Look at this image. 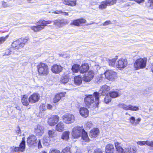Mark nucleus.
<instances>
[{
	"mask_svg": "<svg viewBox=\"0 0 153 153\" xmlns=\"http://www.w3.org/2000/svg\"><path fill=\"white\" fill-rule=\"evenodd\" d=\"M114 149V146L113 144H108L105 147V153H113Z\"/></svg>",
	"mask_w": 153,
	"mask_h": 153,
	"instance_id": "nucleus-23",
	"label": "nucleus"
},
{
	"mask_svg": "<svg viewBox=\"0 0 153 153\" xmlns=\"http://www.w3.org/2000/svg\"><path fill=\"white\" fill-rule=\"evenodd\" d=\"M82 139L85 142H87L89 140V138L87 135V133L83 129V131L82 133Z\"/></svg>",
	"mask_w": 153,
	"mask_h": 153,
	"instance_id": "nucleus-31",
	"label": "nucleus"
},
{
	"mask_svg": "<svg viewBox=\"0 0 153 153\" xmlns=\"http://www.w3.org/2000/svg\"><path fill=\"white\" fill-rule=\"evenodd\" d=\"M70 134V132L68 131L64 132L62 136V139L66 140H67L69 138Z\"/></svg>",
	"mask_w": 153,
	"mask_h": 153,
	"instance_id": "nucleus-29",
	"label": "nucleus"
},
{
	"mask_svg": "<svg viewBox=\"0 0 153 153\" xmlns=\"http://www.w3.org/2000/svg\"><path fill=\"white\" fill-rule=\"evenodd\" d=\"M28 97L26 95H24L22 99L21 102L22 104L26 106H27L29 105V101Z\"/></svg>",
	"mask_w": 153,
	"mask_h": 153,
	"instance_id": "nucleus-28",
	"label": "nucleus"
},
{
	"mask_svg": "<svg viewBox=\"0 0 153 153\" xmlns=\"http://www.w3.org/2000/svg\"><path fill=\"white\" fill-rule=\"evenodd\" d=\"M12 46L14 48L17 49H21L23 47V46L21 44L19 40L15 41L13 42L12 44Z\"/></svg>",
	"mask_w": 153,
	"mask_h": 153,
	"instance_id": "nucleus-27",
	"label": "nucleus"
},
{
	"mask_svg": "<svg viewBox=\"0 0 153 153\" xmlns=\"http://www.w3.org/2000/svg\"><path fill=\"white\" fill-rule=\"evenodd\" d=\"M63 1L64 4L70 6V1L68 0H63Z\"/></svg>",
	"mask_w": 153,
	"mask_h": 153,
	"instance_id": "nucleus-57",
	"label": "nucleus"
},
{
	"mask_svg": "<svg viewBox=\"0 0 153 153\" xmlns=\"http://www.w3.org/2000/svg\"><path fill=\"white\" fill-rule=\"evenodd\" d=\"M110 89V87L107 85H105L102 86L99 91V92H97L98 93L99 96L100 94L102 95H105L108 93Z\"/></svg>",
	"mask_w": 153,
	"mask_h": 153,
	"instance_id": "nucleus-15",
	"label": "nucleus"
},
{
	"mask_svg": "<svg viewBox=\"0 0 153 153\" xmlns=\"http://www.w3.org/2000/svg\"><path fill=\"white\" fill-rule=\"evenodd\" d=\"M50 141V139L49 137L47 136L44 137L42 139V143L45 146H48Z\"/></svg>",
	"mask_w": 153,
	"mask_h": 153,
	"instance_id": "nucleus-33",
	"label": "nucleus"
},
{
	"mask_svg": "<svg viewBox=\"0 0 153 153\" xmlns=\"http://www.w3.org/2000/svg\"><path fill=\"white\" fill-rule=\"evenodd\" d=\"M128 64L127 60L121 58L119 59L116 63V66L117 68L120 69H123L126 67Z\"/></svg>",
	"mask_w": 153,
	"mask_h": 153,
	"instance_id": "nucleus-10",
	"label": "nucleus"
},
{
	"mask_svg": "<svg viewBox=\"0 0 153 153\" xmlns=\"http://www.w3.org/2000/svg\"><path fill=\"white\" fill-rule=\"evenodd\" d=\"M86 75L90 76V78L89 77V79H92L94 76V72L92 70L90 71Z\"/></svg>",
	"mask_w": 153,
	"mask_h": 153,
	"instance_id": "nucleus-43",
	"label": "nucleus"
},
{
	"mask_svg": "<svg viewBox=\"0 0 153 153\" xmlns=\"http://www.w3.org/2000/svg\"><path fill=\"white\" fill-rule=\"evenodd\" d=\"M25 147V141L24 138L19 145V147L12 146L10 147H7V149L9 150V152H20L24 151Z\"/></svg>",
	"mask_w": 153,
	"mask_h": 153,
	"instance_id": "nucleus-3",
	"label": "nucleus"
},
{
	"mask_svg": "<svg viewBox=\"0 0 153 153\" xmlns=\"http://www.w3.org/2000/svg\"><path fill=\"white\" fill-rule=\"evenodd\" d=\"M46 21L45 20L40 21L38 23V25L36 26L30 27L31 29L35 32L39 31L44 28V27L46 25Z\"/></svg>",
	"mask_w": 153,
	"mask_h": 153,
	"instance_id": "nucleus-8",
	"label": "nucleus"
},
{
	"mask_svg": "<svg viewBox=\"0 0 153 153\" xmlns=\"http://www.w3.org/2000/svg\"><path fill=\"white\" fill-rule=\"evenodd\" d=\"M64 124L62 122H59L56 126V129L59 132H62L64 130Z\"/></svg>",
	"mask_w": 153,
	"mask_h": 153,
	"instance_id": "nucleus-25",
	"label": "nucleus"
},
{
	"mask_svg": "<svg viewBox=\"0 0 153 153\" xmlns=\"http://www.w3.org/2000/svg\"><path fill=\"white\" fill-rule=\"evenodd\" d=\"M111 101V99L110 97L106 95L105 96L104 99V102L106 103H108Z\"/></svg>",
	"mask_w": 153,
	"mask_h": 153,
	"instance_id": "nucleus-45",
	"label": "nucleus"
},
{
	"mask_svg": "<svg viewBox=\"0 0 153 153\" xmlns=\"http://www.w3.org/2000/svg\"><path fill=\"white\" fill-rule=\"evenodd\" d=\"M51 70L54 73L59 74L62 71V67L60 65L55 64L52 67Z\"/></svg>",
	"mask_w": 153,
	"mask_h": 153,
	"instance_id": "nucleus-16",
	"label": "nucleus"
},
{
	"mask_svg": "<svg viewBox=\"0 0 153 153\" xmlns=\"http://www.w3.org/2000/svg\"><path fill=\"white\" fill-rule=\"evenodd\" d=\"M59 117L56 115H53L52 117L48 119V124L51 126L55 125L59 121Z\"/></svg>",
	"mask_w": 153,
	"mask_h": 153,
	"instance_id": "nucleus-13",
	"label": "nucleus"
},
{
	"mask_svg": "<svg viewBox=\"0 0 153 153\" xmlns=\"http://www.w3.org/2000/svg\"><path fill=\"white\" fill-rule=\"evenodd\" d=\"M49 153H60V152L57 149L51 150L50 151Z\"/></svg>",
	"mask_w": 153,
	"mask_h": 153,
	"instance_id": "nucleus-53",
	"label": "nucleus"
},
{
	"mask_svg": "<svg viewBox=\"0 0 153 153\" xmlns=\"http://www.w3.org/2000/svg\"><path fill=\"white\" fill-rule=\"evenodd\" d=\"M37 69L38 71L40 74L46 76L49 73L48 66L44 63H40L37 66Z\"/></svg>",
	"mask_w": 153,
	"mask_h": 153,
	"instance_id": "nucleus-5",
	"label": "nucleus"
},
{
	"mask_svg": "<svg viewBox=\"0 0 153 153\" xmlns=\"http://www.w3.org/2000/svg\"><path fill=\"white\" fill-rule=\"evenodd\" d=\"M120 108L126 110H131L133 111H137L139 109L138 107L133 106L130 105H127L124 104L120 105Z\"/></svg>",
	"mask_w": 153,
	"mask_h": 153,
	"instance_id": "nucleus-12",
	"label": "nucleus"
},
{
	"mask_svg": "<svg viewBox=\"0 0 153 153\" xmlns=\"http://www.w3.org/2000/svg\"><path fill=\"white\" fill-rule=\"evenodd\" d=\"M40 95L38 93H35L31 94L29 97L28 100L29 102L34 103L37 102L39 100Z\"/></svg>",
	"mask_w": 153,
	"mask_h": 153,
	"instance_id": "nucleus-11",
	"label": "nucleus"
},
{
	"mask_svg": "<svg viewBox=\"0 0 153 153\" xmlns=\"http://www.w3.org/2000/svg\"><path fill=\"white\" fill-rule=\"evenodd\" d=\"M89 69V66L87 64H83L79 66V71L81 73L84 74Z\"/></svg>",
	"mask_w": 153,
	"mask_h": 153,
	"instance_id": "nucleus-19",
	"label": "nucleus"
},
{
	"mask_svg": "<svg viewBox=\"0 0 153 153\" xmlns=\"http://www.w3.org/2000/svg\"><path fill=\"white\" fill-rule=\"evenodd\" d=\"M85 103L87 107L92 109L97 107L99 102V97L97 92H94L93 95L87 96L84 99Z\"/></svg>",
	"mask_w": 153,
	"mask_h": 153,
	"instance_id": "nucleus-1",
	"label": "nucleus"
},
{
	"mask_svg": "<svg viewBox=\"0 0 153 153\" xmlns=\"http://www.w3.org/2000/svg\"><path fill=\"white\" fill-rule=\"evenodd\" d=\"M99 133V130L98 128H94L92 129L90 131L89 136L91 138L96 137Z\"/></svg>",
	"mask_w": 153,
	"mask_h": 153,
	"instance_id": "nucleus-24",
	"label": "nucleus"
},
{
	"mask_svg": "<svg viewBox=\"0 0 153 153\" xmlns=\"http://www.w3.org/2000/svg\"><path fill=\"white\" fill-rule=\"evenodd\" d=\"M147 62V59L140 58L137 59L134 64V67L136 70L145 68Z\"/></svg>",
	"mask_w": 153,
	"mask_h": 153,
	"instance_id": "nucleus-4",
	"label": "nucleus"
},
{
	"mask_svg": "<svg viewBox=\"0 0 153 153\" xmlns=\"http://www.w3.org/2000/svg\"><path fill=\"white\" fill-rule=\"evenodd\" d=\"M105 77L109 80H113L117 77V74L114 71L111 70H107L104 73Z\"/></svg>",
	"mask_w": 153,
	"mask_h": 153,
	"instance_id": "nucleus-9",
	"label": "nucleus"
},
{
	"mask_svg": "<svg viewBox=\"0 0 153 153\" xmlns=\"http://www.w3.org/2000/svg\"><path fill=\"white\" fill-rule=\"evenodd\" d=\"M111 22L110 21H107L105 22L103 24V26H105L111 24Z\"/></svg>",
	"mask_w": 153,
	"mask_h": 153,
	"instance_id": "nucleus-59",
	"label": "nucleus"
},
{
	"mask_svg": "<svg viewBox=\"0 0 153 153\" xmlns=\"http://www.w3.org/2000/svg\"><path fill=\"white\" fill-rule=\"evenodd\" d=\"M102 76V75H100L97 76V80L98 82H100L102 81L103 78Z\"/></svg>",
	"mask_w": 153,
	"mask_h": 153,
	"instance_id": "nucleus-50",
	"label": "nucleus"
},
{
	"mask_svg": "<svg viewBox=\"0 0 153 153\" xmlns=\"http://www.w3.org/2000/svg\"><path fill=\"white\" fill-rule=\"evenodd\" d=\"M48 135L49 138H51L53 140H55L56 138V134L54 130H49L48 131Z\"/></svg>",
	"mask_w": 153,
	"mask_h": 153,
	"instance_id": "nucleus-26",
	"label": "nucleus"
},
{
	"mask_svg": "<svg viewBox=\"0 0 153 153\" xmlns=\"http://www.w3.org/2000/svg\"><path fill=\"white\" fill-rule=\"evenodd\" d=\"M47 109H51L52 108V106L50 104H48L47 105Z\"/></svg>",
	"mask_w": 153,
	"mask_h": 153,
	"instance_id": "nucleus-61",
	"label": "nucleus"
},
{
	"mask_svg": "<svg viewBox=\"0 0 153 153\" xmlns=\"http://www.w3.org/2000/svg\"><path fill=\"white\" fill-rule=\"evenodd\" d=\"M28 39L27 37H25V38H22L21 39H19V40L20 42H21V45L23 46L25 45L26 43L27 42Z\"/></svg>",
	"mask_w": 153,
	"mask_h": 153,
	"instance_id": "nucleus-34",
	"label": "nucleus"
},
{
	"mask_svg": "<svg viewBox=\"0 0 153 153\" xmlns=\"http://www.w3.org/2000/svg\"><path fill=\"white\" fill-rule=\"evenodd\" d=\"M117 0H105L108 5H111L116 3Z\"/></svg>",
	"mask_w": 153,
	"mask_h": 153,
	"instance_id": "nucleus-41",
	"label": "nucleus"
},
{
	"mask_svg": "<svg viewBox=\"0 0 153 153\" xmlns=\"http://www.w3.org/2000/svg\"><path fill=\"white\" fill-rule=\"evenodd\" d=\"M86 20L83 19H80L74 20L71 24L74 25L79 26L86 23Z\"/></svg>",
	"mask_w": 153,
	"mask_h": 153,
	"instance_id": "nucleus-17",
	"label": "nucleus"
},
{
	"mask_svg": "<svg viewBox=\"0 0 153 153\" xmlns=\"http://www.w3.org/2000/svg\"><path fill=\"white\" fill-rule=\"evenodd\" d=\"M61 99L59 94H56L53 99V102L54 103H56L59 102Z\"/></svg>",
	"mask_w": 153,
	"mask_h": 153,
	"instance_id": "nucleus-38",
	"label": "nucleus"
},
{
	"mask_svg": "<svg viewBox=\"0 0 153 153\" xmlns=\"http://www.w3.org/2000/svg\"><path fill=\"white\" fill-rule=\"evenodd\" d=\"M52 13L55 14H59L60 13H62V11L61 10H57L54 12H52Z\"/></svg>",
	"mask_w": 153,
	"mask_h": 153,
	"instance_id": "nucleus-60",
	"label": "nucleus"
},
{
	"mask_svg": "<svg viewBox=\"0 0 153 153\" xmlns=\"http://www.w3.org/2000/svg\"><path fill=\"white\" fill-rule=\"evenodd\" d=\"M110 97L112 98H115L119 96L118 93L117 91H111L109 93Z\"/></svg>",
	"mask_w": 153,
	"mask_h": 153,
	"instance_id": "nucleus-39",
	"label": "nucleus"
},
{
	"mask_svg": "<svg viewBox=\"0 0 153 153\" xmlns=\"http://www.w3.org/2000/svg\"><path fill=\"white\" fill-rule=\"evenodd\" d=\"M146 5L147 7L151 9L153 8V0H147Z\"/></svg>",
	"mask_w": 153,
	"mask_h": 153,
	"instance_id": "nucleus-37",
	"label": "nucleus"
},
{
	"mask_svg": "<svg viewBox=\"0 0 153 153\" xmlns=\"http://www.w3.org/2000/svg\"><path fill=\"white\" fill-rule=\"evenodd\" d=\"M94 153H102V152L100 149L97 148L94 150Z\"/></svg>",
	"mask_w": 153,
	"mask_h": 153,
	"instance_id": "nucleus-56",
	"label": "nucleus"
},
{
	"mask_svg": "<svg viewBox=\"0 0 153 153\" xmlns=\"http://www.w3.org/2000/svg\"><path fill=\"white\" fill-rule=\"evenodd\" d=\"M63 121L66 123L70 124L73 123L75 121V117L72 114L66 113L62 116Z\"/></svg>",
	"mask_w": 153,
	"mask_h": 153,
	"instance_id": "nucleus-7",
	"label": "nucleus"
},
{
	"mask_svg": "<svg viewBox=\"0 0 153 153\" xmlns=\"http://www.w3.org/2000/svg\"><path fill=\"white\" fill-rule=\"evenodd\" d=\"M54 25L58 27H61L64 25L68 24L67 20L65 19H58L54 20L53 21Z\"/></svg>",
	"mask_w": 153,
	"mask_h": 153,
	"instance_id": "nucleus-14",
	"label": "nucleus"
},
{
	"mask_svg": "<svg viewBox=\"0 0 153 153\" xmlns=\"http://www.w3.org/2000/svg\"><path fill=\"white\" fill-rule=\"evenodd\" d=\"M114 145L118 153H136L137 150L136 147L135 146L131 147L129 146H127L124 148L125 151L121 146V143L117 141L114 143Z\"/></svg>",
	"mask_w": 153,
	"mask_h": 153,
	"instance_id": "nucleus-2",
	"label": "nucleus"
},
{
	"mask_svg": "<svg viewBox=\"0 0 153 153\" xmlns=\"http://www.w3.org/2000/svg\"><path fill=\"white\" fill-rule=\"evenodd\" d=\"M62 14L64 16H68L69 15L68 13L66 12H62Z\"/></svg>",
	"mask_w": 153,
	"mask_h": 153,
	"instance_id": "nucleus-63",
	"label": "nucleus"
},
{
	"mask_svg": "<svg viewBox=\"0 0 153 153\" xmlns=\"http://www.w3.org/2000/svg\"><path fill=\"white\" fill-rule=\"evenodd\" d=\"M79 65L77 64H75L72 66V70L74 72L77 73L79 71Z\"/></svg>",
	"mask_w": 153,
	"mask_h": 153,
	"instance_id": "nucleus-35",
	"label": "nucleus"
},
{
	"mask_svg": "<svg viewBox=\"0 0 153 153\" xmlns=\"http://www.w3.org/2000/svg\"><path fill=\"white\" fill-rule=\"evenodd\" d=\"M11 51L10 49H7L6 50L5 52L4 53V55H9L11 53Z\"/></svg>",
	"mask_w": 153,
	"mask_h": 153,
	"instance_id": "nucleus-51",
	"label": "nucleus"
},
{
	"mask_svg": "<svg viewBox=\"0 0 153 153\" xmlns=\"http://www.w3.org/2000/svg\"><path fill=\"white\" fill-rule=\"evenodd\" d=\"M69 80V77L68 75H63L61 78V81L63 83H67Z\"/></svg>",
	"mask_w": 153,
	"mask_h": 153,
	"instance_id": "nucleus-32",
	"label": "nucleus"
},
{
	"mask_svg": "<svg viewBox=\"0 0 153 153\" xmlns=\"http://www.w3.org/2000/svg\"><path fill=\"white\" fill-rule=\"evenodd\" d=\"M108 4L106 1H102L101 3L100 4L99 6V8L101 9H105Z\"/></svg>",
	"mask_w": 153,
	"mask_h": 153,
	"instance_id": "nucleus-36",
	"label": "nucleus"
},
{
	"mask_svg": "<svg viewBox=\"0 0 153 153\" xmlns=\"http://www.w3.org/2000/svg\"><path fill=\"white\" fill-rule=\"evenodd\" d=\"M37 142L36 137L34 135H31L27 139V143L31 145L34 144Z\"/></svg>",
	"mask_w": 153,
	"mask_h": 153,
	"instance_id": "nucleus-18",
	"label": "nucleus"
},
{
	"mask_svg": "<svg viewBox=\"0 0 153 153\" xmlns=\"http://www.w3.org/2000/svg\"><path fill=\"white\" fill-rule=\"evenodd\" d=\"M57 94H59V96L60 97V99H61V98L65 96L66 92H64L58 93H57Z\"/></svg>",
	"mask_w": 153,
	"mask_h": 153,
	"instance_id": "nucleus-54",
	"label": "nucleus"
},
{
	"mask_svg": "<svg viewBox=\"0 0 153 153\" xmlns=\"http://www.w3.org/2000/svg\"><path fill=\"white\" fill-rule=\"evenodd\" d=\"M89 77L90 78V76H88L87 75H86L83 78V79L86 82H90L91 80L92 79H89Z\"/></svg>",
	"mask_w": 153,
	"mask_h": 153,
	"instance_id": "nucleus-48",
	"label": "nucleus"
},
{
	"mask_svg": "<svg viewBox=\"0 0 153 153\" xmlns=\"http://www.w3.org/2000/svg\"><path fill=\"white\" fill-rule=\"evenodd\" d=\"M133 5V3H131V2H129L128 3H127L125 4L124 6H123V7H127V9H129V7L131 5Z\"/></svg>",
	"mask_w": 153,
	"mask_h": 153,
	"instance_id": "nucleus-52",
	"label": "nucleus"
},
{
	"mask_svg": "<svg viewBox=\"0 0 153 153\" xmlns=\"http://www.w3.org/2000/svg\"><path fill=\"white\" fill-rule=\"evenodd\" d=\"M83 131V128L79 126L74 128L72 129L71 133L72 137L74 138H79L81 136Z\"/></svg>",
	"mask_w": 153,
	"mask_h": 153,
	"instance_id": "nucleus-6",
	"label": "nucleus"
},
{
	"mask_svg": "<svg viewBox=\"0 0 153 153\" xmlns=\"http://www.w3.org/2000/svg\"><path fill=\"white\" fill-rule=\"evenodd\" d=\"M8 35H7L5 37L2 36L0 37V45L5 42L8 37Z\"/></svg>",
	"mask_w": 153,
	"mask_h": 153,
	"instance_id": "nucleus-42",
	"label": "nucleus"
},
{
	"mask_svg": "<svg viewBox=\"0 0 153 153\" xmlns=\"http://www.w3.org/2000/svg\"><path fill=\"white\" fill-rule=\"evenodd\" d=\"M137 144L139 145L140 146H143V145H148L149 144V141H139L137 142Z\"/></svg>",
	"mask_w": 153,
	"mask_h": 153,
	"instance_id": "nucleus-40",
	"label": "nucleus"
},
{
	"mask_svg": "<svg viewBox=\"0 0 153 153\" xmlns=\"http://www.w3.org/2000/svg\"><path fill=\"white\" fill-rule=\"evenodd\" d=\"M70 6H73L76 4V0H70Z\"/></svg>",
	"mask_w": 153,
	"mask_h": 153,
	"instance_id": "nucleus-49",
	"label": "nucleus"
},
{
	"mask_svg": "<svg viewBox=\"0 0 153 153\" xmlns=\"http://www.w3.org/2000/svg\"><path fill=\"white\" fill-rule=\"evenodd\" d=\"M92 124L91 121L87 122L86 124V126L88 127L89 128H91L92 126Z\"/></svg>",
	"mask_w": 153,
	"mask_h": 153,
	"instance_id": "nucleus-55",
	"label": "nucleus"
},
{
	"mask_svg": "<svg viewBox=\"0 0 153 153\" xmlns=\"http://www.w3.org/2000/svg\"><path fill=\"white\" fill-rule=\"evenodd\" d=\"M134 1L138 4L143 3L144 2V0H134Z\"/></svg>",
	"mask_w": 153,
	"mask_h": 153,
	"instance_id": "nucleus-58",
	"label": "nucleus"
},
{
	"mask_svg": "<svg viewBox=\"0 0 153 153\" xmlns=\"http://www.w3.org/2000/svg\"><path fill=\"white\" fill-rule=\"evenodd\" d=\"M149 144L148 145V146L153 147V141H149Z\"/></svg>",
	"mask_w": 153,
	"mask_h": 153,
	"instance_id": "nucleus-64",
	"label": "nucleus"
},
{
	"mask_svg": "<svg viewBox=\"0 0 153 153\" xmlns=\"http://www.w3.org/2000/svg\"><path fill=\"white\" fill-rule=\"evenodd\" d=\"M42 147V145L40 140H39L38 143V148L39 149L41 148Z\"/></svg>",
	"mask_w": 153,
	"mask_h": 153,
	"instance_id": "nucleus-62",
	"label": "nucleus"
},
{
	"mask_svg": "<svg viewBox=\"0 0 153 153\" xmlns=\"http://www.w3.org/2000/svg\"><path fill=\"white\" fill-rule=\"evenodd\" d=\"M74 81L76 85H79L82 83V79L80 76L75 77Z\"/></svg>",
	"mask_w": 153,
	"mask_h": 153,
	"instance_id": "nucleus-30",
	"label": "nucleus"
},
{
	"mask_svg": "<svg viewBox=\"0 0 153 153\" xmlns=\"http://www.w3.org/2000/svg\"><path fill=\"white\" fill-rule=\"evenodd\" d=\"M35 132L39 135H41L44 132V127L40 125H37L35 128Z\"/></svg>",
	"mask_w": 153,
	"mask_h": 153,
	"instance_id": "nucleus-20",
	"label": "nucleus"
},
{
	"mask_svg": "<svg viewBox=\"0 0 153 153\" xmlns=\"http://www.w3.org/2000/svg\"><path fill=\"white\" fill-rule=\"evenodd\" d=\"M62 152L63 153H71L70 150V148L69 147H67L64 149Z\"/></svg>",
	"mask_w": 153,
	"mask_h": 153,
	"instance_id": "nucleus-47",
	"label": "nucleus"
},
{
	"mask_svg": "<svg viewBox=\"0 0 153 153\" xmlns=\"http://www.w3.org/2000/svg\"><path fill=\"white\" fill-rule=\"evenodd\" d=\"M47 109V106L45 104H42L40 106V110L43 111L46 110Z\"/></svg>",
	"mask_w": 153,
	"mask_h": 153,
	"instance_id": "nucleus-46",
	"label": "nucleus"
},
{
	"mask_svg": "<svg viewBox=\"0 0 153 153\" xmlns=\"http://www.w3.org/2000/svg\"><path fill=\"white\" fill-rule=\"evenodd\" d=\"M116 60L115 59L109 60V65L111 66H113L115 65Z\"/></svg>",
	"mask_w": 153,
	"mask_h": 153,
	"instance_id": "nucleus-44",
	"label": "nucleus"
},
{
	"mask_svg": "<svg viewBox=\"0 0 153 153\" xmlns=\"http://www.w3.org/2000/svg\"><path fill=\"white\" fill-rule=\"evenodd\" d=\"M79 113L82 116L86 118L88 116L89 111L86 108L82 107L79 109Z\"/></svg>",
	"mask_w": 153,
	"mask_h": 153,
	"instance_id": "nucleus-21",
	"label": "nucleus"
},
{
	"mask_svg": "<svg viewBox=\"0 0 153 153\" xmlns=\"http://www.w3.org/2000/svg\"><path fill=\"white\" fill-rule=\"evenodd\" d=\"M128 120L130 123L134 126H137L140 123L141 119L140 118H138L136 120H135V117H131Z\"/></svg>",
	"mask_w": 153,
	"mask_h": 153,
	"instance_id": "nucleus-22",
	"label": "nucleus"
}]
</instances>
